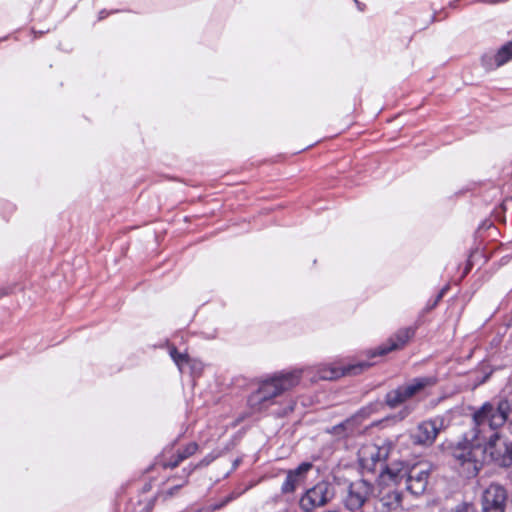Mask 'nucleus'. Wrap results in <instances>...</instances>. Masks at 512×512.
<instances>
[{"instance_id": "nucleus-1", "label": "nucleus", "mask_w": 512, "mask_h": 512, "mask_svg": "<svg viewBox=\"0 0 512 512\" xmlns=\"http://www.w3.org/2000/svg\"><path fill=\"white\" fill-rule=\"evenodd\" d=\"M511 414L512 401L507 397L494 398L473 409L470 430L452 450L465 477L478 474L486 454L500 467L512 465Z\"/></svg>"}, {"instance_id": "nucleus-2", "label": "nucleus", "mask_w": 512, "mask_h": 512, "mask_svg": "<svg viewBox=\"0 0 512 512\" xmlns=\"http://www.w3.org/2000/svg\"><path fill=\"white\" fill-rule=\"evenodd\" d=\"M371 365L372 363L370 362L359 361L341 367L320 364L314 367L276 372L259 383L258 389L249 396L248 405L255 412L268 409L275 403L274 399L276 397L296 387L303 375L308 376L313 382L318 380H334L345 375H357Z\"/></svg>"}, {"instance_id": "nucleus-3", "label": "nucleus", "mask_w": 512, "mask_h": 512, "mask_svg": "<svg viewBox=\"0 0 512 512\" xmlns=\"http://www.w3.org/2000/svg\"><path fill=\"white\" fill-rule=\"evenodd\" d=\"M435 384L436 378L432 376L413 378L409 382L390 390L385 395V403L391 409L397 408L416 397L427 387L434 386Z\"/></svg>"}, {"instance_id": "nucleus-4", "label": "nucleus", "mask_w": 512, "mask_h": 512, "mask_svg": "<svg viewBox=\"0 0 512 512\" xmlns=\"http://www.w3.org/2000/svg\"><path fill=\"white\" fill-rule=\"evenodd\" d=\"M435 384L436 378L432 376L413 378L409 382L390 390L385 395V403L391 409L397 408L416 397L427 387L434 386Z\"/></svg>"}, {"instance_id": "nucleus-5", "label": "nucleus", "mask_w": 512, "mask_h": 512, "mask_svg": "<svg viewBox=\"0 0 512 512\" xmlns=\"http://www.w3.org/2000/svg\"><path fill=\"white\" fill-rule=\"evenodd\" d=\"M390 451L391 445L386 442L363 445L358 452L359 463L362 470L369 473H376L383 470Z\"/></svg>"}, {"instance_id": "nucleus-6", "label": "nucleus", "mask_w": 512, "mask_h": 512, "mask_svg": "<svg viewBox=\"0 0 512 512\" xmlns=\"http://www.w3.org/2000/svg\"><path fill=\"white\" fill-rule=\"evenodd\" d=\"M334 497L333 487L330 483L321 481L306 490L299 500L300 508L304 512H312L325 506Z\"/></svg>"}, {"instance_id": "nucleus-7", "label": "nucleus", "mask_w": 512, "mask_h": 512, "mask_svg": "<svg viewBox=\"0 0 512 512\" xmlns=\"http://www.w3.org/2000/svg\"><path fill=\"white\" fill-rule=\"evenodd\" d=\"M373 491L374 487L369 479L362 478L352 482L344 501L346 508L350 511L360 510L373 494Z\"/></svg>"}, {"instance_id": "nucleus-8", "label": "nucleus", "mask_w": 512, "mask_h": 512, "mask_svg": "<svg viewBox=\"0 0 512 512\" xmlns=\"http://www.w3.org/2000/svg\"><path fill=\"white\" fill-rule=\"evenodd\" d=\"M430 466L427 463H418L405 472L406 488L414 495H421L426 491Z\"/></svg>"}, {"instance_id": "nucleus-9", "label": "nucleus", "mask_w": 512, "mask_h": 512, "mask_svg": "<svg viewBox=\"0 0 512 512\" xmlns=\"http://www.w3.org/2000/svg\"><path fill=\"white\" fill-rule=\"evenodd\" d=\"M507 500V492L500 484L492 483L482 495L483 512H504Z\"/></svg>"}, {"instance_id": "nucleus-10", "label": "nucleus", "mask_w": 512, "mask_h": 512, "mask_svg": "<svg viewBox=\"0 0 512 512\" xmlns=\"http://www.w3.org/2000/svg\"><path fill=\"white\" fill-rule=\"evenodd\" d=\"M313 464L310 462H302L294 469L285 471V479L281 485L280 491L283 495L294 494L301 487L312 470Z\"/></svg>"}, {"instance_id": "nucleus-11", "label": "nucleus", "mask_w": 512, "mask_h": 512, "mask_svg": "<svg viewBox=\"0 0 512 512\" xmlns=\"http://www.w3.org/2000/svg\"><path fill=\"white\" fill-rule=\"evenodd\" d=\"M445 428V419L441 416L421 422L415 433L414 440L418 444L431 445L436 440L439 432Z\"/></svg>"}, {"instance_id": "nucleus-12", "label": "nucleus", "mask_w": 512, "mask_h": 512, "mask_svg": "<svg viewBox=\"0 0 512 512\" xmlns=\"http://www.w3.org/2000/svg\"><path fill=\"white\" fill-rule=\"evenodd\" d=\"M416 328L415 327H405L399 329L394 336H392L387 344H384L378 348L376 352L373 353L375 355H384L393 350L400 349L404 347L408 341L415 335Z\"/></svg>"}, {"instance_id": "nucleus-13", "label": "nucleus", "mask_w": 512, "mask_h": 512, "mask_svg": "<svg viewBox=\"0 0 512 512\" xmlns=\"http://www.w3.org/2000/svg\"><path fill=\"white\" fill-rule=\"evenodd\" d=\"M169 354L181 373L188 369L193 377L201 375L204 367L201 361L191 359L186 353L178 352L175 347L170 348Z\"/></svg>"}, {"instance_id": "nucleus-14", "label": "nucleus", "mask_w": 512, "mask_h": 512, "mask_svg": "<svg viewBox=\"0 0 512 512\" xmlns=\"http://www.w3.org/2000/svg\"><path fill=\"white\" fill-rule=\"evenodd\" d=\"M512 59V41L503 45L495 55H484L482 57L483 65L492 69L504 65Z\"/></svg>"}, {"instance_id": "nucleus-15", "label": "nucleus", "mask_w": 512, "mask_h": 512, "mask_svg": "<svg viewBox=\"0 0 512 512\" xmlns=\"http://www.w3.org/2000/svg\"><path fill=\"white\" fill-rule=\"evenodd\" d=\"M405 472H407V470L402 466L400 467V464L388 466L385 463L383 470L378 472L380 483L388 484V482H392L398 484L406 477Z\"/></svg>"}, {"instance_id": "nucleus-16", "label": "nucleus", "mask_w": 512, "mask_h": 512, "mask_svg": "<svg viewBox=\"0 0 512 512\" xmlns=\"http://www.w3.org/2000/svg\"><path fill=\"white\" fill-rule=\"evenodd\" d=\"M380 512H396L401 508L402 495L396 490H389L379 499Z\"/></svg>"}, {"instance_id": "nucleus-17", "label": "nucleus", "mask_w": 512, "mask_h": 512, "mask_svg": "<svg viewBox=\"0 0 512 512\" xmlns=\"http://www.w3.org/2000/svg\"><path fill=\"white\" fill-rule=\"evenodd\" d=\"M450 512H476V511L472 504L462 503L460 505H457Z\"/></svg>"}, {"instance_id": "nucleus-18", "label": "nucleus", "mask_w": 512, "mask_h": 512, "mask_svg": "<svg viewBox=\"0 0 512 512\" xmlns=\"http://www.w3.org/2000/svg\"><path fill=\"white\" fill-rule=\"evenodd\" d=\"M198 450V445L195 442H191L187 444L183 449V453L189 458L190 456L194 455L196 451Z\"/></svg>"}, {"instance_id": "nucleus-19", "label": "nucleus", "mask_w": 512, "mask_h": 512, "mask_svg": "<svg viewBox=\"0 0 512 512\" xmlns=\"http://www.w3.org/2000/svg\"><path fill=\"white\" fill-rule=\"evenodd\" d=\"M217 455L209 454L205 456L198 464L197 467H203L209 465L212 461L216 459Z\"/></svg>"}, {"instance_id": "nucleus-20", "label": "nucleus", "mask_w": 512, "mask_h": 512, "mask_svg": "<svg viewBox=\"0 0 512 512\" xmlns=\"http://www.w3.org/2000/svg\"><path fill=\"white\" fill-rule=\"evenodd\" d=\"M186 483V481H184V483L182 484H178V485H175L171 488H169L167 491H165V495L166 497H172L173 495H175L178 490Z\"/></svg>"}, {"instance_id": "nucleus-21", "label": "nucleus", "mask_w": 512, "mask_h": 512, "mask_svg": "<svg viewBox=\"0 0 512 512\" xmlns=\"http://www.w3.org/2000/svg\"><path fill=\"white\" fill-rule=\"evenodd\" d=\"M182 461L179 460L178 455L176 454L175 457H173L171 460L167 461L164 466L169 468H175L177 467Z\"/></svg>"}, {"instance_id": "nucleus-22", "label": "nucleus", "mask_w": 512, "mask_h": 512, "mask_svg": "<svg viewBox=\"0 0 512 512\" xmlns=\"http://www.w3.org/2000/svg\"><path fill=\"white\" fill-rule=\"evenodd\" d=\"M182 461L179 460L178 455L176 454L175 457H173L171 460L167 461L164 466L169 468H175L177 467Z\"/></svg>"}, {"instance_id": "nucleus-23", "label": "nucleus", "mask_w": 512, "mask_h": 512, "mask_svg": "<svg viewBox=\"0 0 512 512\" xmlns=\"http://www.w3.org/2000/svg\"><path fill=\"white\" fill-rule=\"evenodd\" d=\"M182 461L179 460L178 455L176 454L175 457H173L171 460L167 461L164 466L169 468H175L177 467Z\"/></svg>"}, {"instance_id": "nucleus-24", "label": "nucleus", "mask_w": 512, "mask_h": 512, "mask_svg": "<svg viewBox=\"0 0 512 512\" xmlns=\"http://www.w3.org/2000/svg\"><path fill=\"white\" fill-rule=\"evenodd\" d=\"M412 412V408L409 406H405L399 413L400 418L404 419L406 418L410 413Z\"/></svg>"}, {"instance_id": "nucleus-25", "label": "nucleus", "mask_w": 512, "mask_h": 512, "mask_svg": "<svg viewBox=\"0 0 512 512\" xmlns=\"http://www.w3.org/2000/svg\"><path fill=\"white\" fill-rule=\"evenodd\" d=\"M345 424L341 423L335 427H333L334 433L340 435L341 431L344 429Z\"/></svg>"}, {"instance_id": "nucleus-26", "label": "nucleus", "mask_w": 512, "mask_h": 512, "mask_svg": "<svg viewBox=\"0 0 512 512\" xmlns=\"http://www.w3.org/2000/svg\"><path fill=\"white\" fill-rule=\"evenodd\" d=\"M177 455H178L179 460H181V461H184L185 459H187V458H188V457L183 453V451H182V450H179V451L177 452Z\"/></svg>"}, {"instance_id": "nucleus-27", "label": "nucleus", "mask_w": 512, "mask_h": 512, "mask_svg": "<svg viewBox=\"0 0 512 512\" xmlns=\"http://www.w3.org/2000/svg\"><path fill=\"white\" fill-rule=\"evenodd\" d=\"M443 293H444V292H443V291H441V292L438 294V296H437V298L435 299L434 303L432 304L431 308H433L434 306H436V305H437L438 301L442 298Z\"/></svg>"}, {"instance_id": "nucleus-28", "label": "nucleus", "mask_w": 512, "mask_h": 512, "mask_svg": "<svg viewBox=\"0 0 512 512\" xmlns=\"http://www.w3.org/2000/svg\"><path fill=\"white\" fill-rule=\"evenodd\" d=\"M104 13H105L104 11H101V12H100V14H99V19H103V18L105 17Z\"/></svg>"}, {"instance_id": "nucleus-29", "label": "nucleus", "mask_w": 512, "mask_h": 512, "mask_svg": "<svg viewBox=\"0 0 512 512\" xmlns=\"http://www.w3.org/2000/svg\"><path fill=\"white\" fill-rule=\"evenodd\" d=\"M192 470L190 469L187 473H186V477L189 476V474H191Z\"/></svg>"}]
</instances>
